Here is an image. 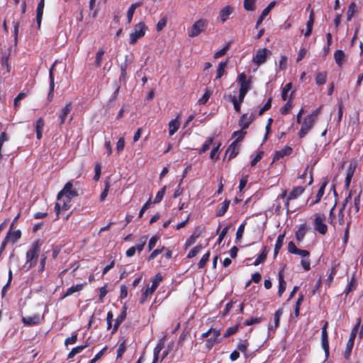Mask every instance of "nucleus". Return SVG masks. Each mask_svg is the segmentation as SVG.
Returning <instances> with one entry per match:
<instances>
[{
	"instance_id": "53",
	"label": "nucleus",
	"mask_w": 363,
	"mask_h": 363,
	"mask_svg": "<svg viewBox=\"0 0 363 363\" xmlns=\"http://www.w3.org/2000/svg\"><path fill=\"white\" fill-rule=\"evenodd\" d=\"M352 223V219H348L347 220V226L345 230L344 237H343V242L345 245L347 243L348 239H349V231L351 226V224Z\"/></svg>"
},
{
	"instance_id": "34",
	"label": "nucleus",
	"mask_w": 363,
	"mask_h": 363,
	"mask_svg": "<svg viewBox=\"0 0 363 363\" xmlns=\"http://www.w3.org/2000/svg\"><path fill=\"white\" fill-rule=\"evenodd\" d=\"M313 23H314L313 12L311 11L310 13V16H309V19L306 23V31L304 33V36L306 38L308 37L311 34Z\"/></svg>"
},
{
	"instance_id": "35",
	"label": "nucleus",
	"mask_w": 363,
	"mask_h": 363,
	"mask_svg": "<svg viewBox=\"0 0 363 363\" xmlns=\"http://www.w3.org/2000/svg\"><path fill=\"white\" fill-rule=\"evenodd\" d=\"M252 332V329L250 330L247 335H246L247 338L244 340H241L237 346L238 350L240 351L242 353H245L247 350V347L249 345L247 342V338L250 337V334Z\"/></svg>"
},
{
	"instance_id": "40",
	"label": "nucleus",
	"mask_w": 363,
	"mask_h": 363,
	"mask_svg": "<svg viewBox=\"0 0 363 363\" xmlns=\"http://www.w3.org/2000/svg\"><path fill=\"white\" fill-rule=\"evenodd\" d=\"M199 237V233H194L185 242L184 249L186 250L190 246L194 245L196 242V240Z\"/></svg>"
},
{
	"instance_id": "47",
	"label": "nucleus",
	"mask_w": 363,
	"mask_h": 363,
	"mask_svg": "<svg viewBox=\"0 0 363 363\" xmlns=\"http://www.w3.org/2000/svg\"><path fill=\"white\" fill-rule=\"evenodd\" d=\"M26 96L27 94L24 92H21L16 96L13 101V106L16 110H17V108L19 107L21 104V101L25 99Z\"/></svg>"
},
{
	"instance_id": "54",
	"label": "nucleus",
	"mask_w": 363,
	"mask_h": 363,
	"mask_svg": "<svg viewBox=\"0 0 363 363\" xmlns=\"http://www.w3.org/2000/svg\"><path fill=\"white\" fill-rule=\"evenodd\" d=\"M77 336H78L77 333L74 332L70 337L65 339V345L66 346H67L69 345H73V344L76 343L77 341Z\"/></svg>"
},
{
	"instance_id": "7",
	"label": "nucleus",
	"mask_w": 363,
	"mask_h": 363,
	"mask_svg": "<svg viewBox=\"0 0 363 363\" xmlns=\"http://www.w3.org/2000/svg\"><path fill=\"white\" fill-rule=\"evenodd\" d=\"M324 215L315 214L314 218V229L320 234L324 235L328 232V225L325 223Z\"/></svg>"
},
{
	"instance_id": "24",
	"label": "nucleus",
	"mask_w": 363,
	"mask_h": 363,
	"mask_svg": "<svg viewBox=\"0 0 363 363\" xmlns=\"http://www.w3.org/2000/svg\"><path fill=\"white\" fill-rule=\"evenodd\" d=\"M328 180H325L324 182H322V184L318 191V193L316 194L315 200L312 202V203H311L312 205L316 204L320 202V201L321 200V198L323 197V196L325 193V189L328 185Z\"/></svg>"
},
{
	"instance_id": "18",
	"label": "nucleus",
	"mask_w": 363,
	"mask_h": 363,
	"mask_svg": "<svg viewBox=\"0 0 363 363\" xmlns=\"http://www.w3.org/2000/svg\"><path fill=\"white\" fill-rule=\"evenodd\" d=\"M164 347V337L161 338L153 350V361L152 363H156L159 360V355L162 350Z\"/></svg>"
},
{
	"instance_id": "33",
	"label": "nucleus",
	"mask_w": 363,
	"mask_h": 363,
	"mask_svg": "<svg viewBox=\"0 0 363 363\" xmlns=\"http://www.w3.org/2000/svg\"><path fill=\"white\" fill-rule=\"evenodd\" d=\"M268 250L267 246L263 247V250L262 252L259 255V256L256 258L254 265L257 266L259 264L264 262L267 257Z\"/></svg>"
},
{
	"instance_id": "56",
	"label": "nucleus",
	"mask_w": 363,
	"mask_h": 363,
	"mask_svg": "<svg viewBox=\"0 0 363 363\" xmlns=\"http://www.w3.org/2000/svg\"><path fill=\"white\" fill-rule=\"evenodd\" d=\"M165 250V247H162V248L160 249H156V250H154L151 254L149 255V257H147V261L150 262V261H152L153 259H155L157 256L160 254H161L162 252H164V250Z\"/></svg>"
},
{
	"instance_id": "13",
	"label": "nucleus",
	"mask_w": 363,
	"mask_h": 363,
	"mask_svg": "<svg viewBox=\"0 0 363 363\" xmlns=\"http://www.w3.org/2000/svg\"><path fill=\"white\" fill-rule=\"evenodd\" d=\"M269 53L270 51L267 48L259 49L253 57L252 62L258 65L263 64L267 60V54Z\"/></svg>"
},
{
	"instance_id": "2",
	"label": "nucleus",
	"mask_w": 363,
	"mask_h": 363,
	"mask_svg": "<svg viewBox=\"0 0 363 363\" xmlns=\"http://www.w3.org/2000/svg\"><path fill=\"white\" fill-rule=\"evenodd\" d=\"M148 28L144 22H140L135 25L133 30L130 33V44L134 45L138 39L143 38Z\"/></svg>"
},
{
	"instance_id": "36",
	"label": "nucleus",
	"mask_w": 363,
	"mask_h": 363,
	"mask_svg": "<svg viewBox=\"0 0 363 363\" xmlns=\"http://www.w3.org/2000/svg\"><path fill=\"white\" fill-rule=\"evenodd\" d=\"M87 347L88 344H84V345H79L72 348V350L67 354V359L73 358L77 354L80 353Z\"/></svg>"
},
{
	"instance_id": "28",
	"label": "nucleus",
	"mask_w": 363,
	"mask_h": 363,
	"mask_svg": "<svg viewBox=\"0 0 363 363\" xmlns=\"http://www.w3.org/2000/svg\"><path fill=\"white\" fill-rule=\"evenodd\" d=\"M307 230L306 225L305 224L301 225L295 233V237L298 242H301L306 235Z\"/></svg>"
},
{
	"instance_id": "49",
	"label": "nucleus",
	"mask_w": 363,
	"mask_h": 363,
	"mask_svg": "<svg viewBox=\"0 0 363 363\" xmlns=\"http://www.w3.org/2000/svg\"><path fill=\"white\" fill-rule=\"evenodd\" d=\"M211 95V92L208 89H206L203 95L199 99V104L201 105H204L208 101L210 96Z\"/></svg>"
},
{
	"instance_id": "31",
	"label": "nucleus",
	"mask_w": 363,
	"mask_h": 363,
	"mask_svg": "<svg viewBox=\"0 0 363 363\" xmlns=\"http://www.w3.org/2000/svg\"><path fill=\"white\" fill-rule=\"evenodd\" d=\"M284 238H285V233H284L283 234H280L278 236L276 243H275V245H274V257H276L278 255L279 250H281V248L283 245V242H284Z\"/></svg>"
},
{
	"instance_id": "9",
	"label": "nucleus",
	"mask_w": 363,
	"mask_h": 363,
	"mask_svg": "<svg viewBox=\"0 0 363 363\" xmlns=\"http://www.w3.org/2000/svg\"><path fill=\"white\" fill-rule=\"evenodd\" d=\"M311 118V116H306L304 118L301 123V129L298 131V136L300 138H304L313 128L315 122Z\"/></svg>"
},
{
	"instance_id": "15",
	"label": "nucleus",
	"mask_w": 363,
	"mask_h": 363,
	"mask_svg": "<svg viewBox=\"0 0 363 363\" xmlns=\"http://www.w3.org/2000/svg\"><path fill=\"white\" fill-rule=\"evenodd\" d=\"M127 315V308L125 306H123L122 308V311L121 314L116 318L115 323L111 331V334H114L118 330L119 326L124 321V320L126 318Z\"/></svg>"
},
{
	"instance_id": "46",
	"label": "nucleus",
	"mask_w": 363,
	"mask_h": 363,
	"mask_svg": "<svg viewBox=\"0 0 363 363\" xmlns=\"http://www.w3.org/2000/svg\"><path fill=\"white\" fill-rule=\"evenodd\" d=\"M125 350L126 342L125 340H123V341L119 344L118 347L117 349V359L121 358Z\"/></svg>"
},
{
	"instance_id": "58",
	"label": "nucleus",
	"mask_w": 363,
	"mask_h": 363,
	"mask_svg": "<svg viewBox=\"0 0 363 363\" xmlns=\"http://www.w3.org/2000/svg\"><path fill=\"white\" fill-rule=\"evenodd\" d=\"M165 189L166 187L164 186L157 193L156 196L153 201V203H158L162 200L163 196L165 194Z\"/></svg>"
},
{
	"instance_id": "16",
	"label": "nucleus",
	"mask_w": 363,
	"mask_h": 363,
	"mask_svg": "<svg viewBox=\"0 0 363 363\" xmlns=\"http://www.w3.org/2000/svg\"><path fill=\"white\" fill-rule=\"evenodd\" d=\"M275 4H276V1H273L270 2L268 4V6L262 11L261 15L259 16V18H258V19L257 21L256 26H255L256 28H258V27L262 23V21L264 19V18L269 13V12L274 8Z\"/></svg>"
},
{
	"instance_id": "43",
	"label": "nucleus",
	"mask_w": 363,
	"mask_h": 363,
	"mask_svg": "<svg viewBox=\"0 0 363 363\" xmlns=\"http://www.w3.org/2000/svg\"><path fill=\"white\" fill-rule=\"evenodd\" d=\"M220 342H221V340L214 339V337L211 336L209 339L206 340L205 346L207 350L210 351L216 344Z\"/></svg>"
},
{
	"instance_id": "14",
	"label": "nucleus",
	"mask_w": 363,
	"mask_h": 363,
	"mask_svg": "<svg viewBox=\"0 0 363 363\" xmlns=\"http://www.w3.org/2000/svg\"><path fill=\"white\" fill-rule=\"evenodd\" d=\"M43 319L39 314H35L31 316L23 317L21 320L25 325L32 326L39 324Z\"/></svg>"
},
{
	"instance_id": "44",
	"label": "nucleus",
	"mask_w": 363,
	"mask_h": 363,
	"mask_svg": "<svg viewBox=\"0 0 363 363\" xmlns=\"http://www.w3.org/2000/svg\"><path fill=\"white\" fill-rule=\"evenodd\" d=\"M227 65V62H220L218 65L217 71H216V79L221 78L225 72V68Z\"/></svg>"
},
{
	"instance_id": "63",
	"label": "nucleus",
	"mask_w": 363,
	"mask_h": 363,
	"mask_svg": "<svg viewBox=\"0 0 363 363\" xmlns=\"http://www.w3.org/2000/svg\"><path fill=\"white\" fill-rule=\"evenodd\" d=\"M228 49H229V45H226L222 49H220V50L217 51L214 54V56H213L214 58L217 59V58H219V57L225 55V53L227 52V51L228 50Z\"/></svg>"
},
{
	"instance_id": "29",
	"label": "nucleus",
	"mask_w": 363,
	"mask_h": 363,
	"mask_svg": "<svg viewBox=\"0 0 363 363\" xmlns=\"http://www.w3.org/2000/svg\"><path fill=\"white\" fill-rule=\"evenodd\" d=\"M142 5V2H137V3H135V4H132L130 7L128 8V12H127V18H128V23H130L132 20H133V15H134V13L135 11V9L140 6Z\"/></svg>"
},
{
	"instance_id": "20",
	"label": "nucleus",
	"mask_w": 363,
	"mask_h": 363,
	"mask_svg": "<svg viewBox=\"0 0 363 363\" xmlns=\"http://www.w3.org/2000/svg\"><path fill=\"white\" fill-rule=\"evenodd\" d=\"M72 108V105L71 102L67 103L65 106L62 109L60 113L59 117L60 119V125H62L66 120L67 115L69 113Z\"/></svg>"
},
{
	"instance_id": "64",
	"label": "nucleus",
	"mask_w": 363,
	"mask_h": 363,
	"mask_svg": "<svg viewBox=\"0 0 363 363\" xmlns=\"http://www.w3.org/2000/svg\"><path fill=\"white\" fill-rule=\"evenodd\" d=\"M94 172H95V174L94 176V179L95 181H98L101 177V165L100 163L96 164L95 167H94Z\"/></svg>"
},
{
	"instance_id": "26",
	"label": "nucleus",
	"mask_w": 363,
	"mask_h": 363,
	"mask_svg": "<svg viewBox=\"0 0 363 363\" xmlns=\"http://www.w3.org/2000/svg\"><path fill=\"white\" fill-rule=\"evenodd\" d=\"M163 277L161 275L160 273H157L153 277L152 279V286L150 288H149L150 289V293L155 292V291L157 289Z\"/></svg>"
},
{
	"instance_id": "8",
	"label": "nucleus",
	"mask_w": 363,
	"mask_h": 363,
	"mask_svg": "<svg viewBox=\"0 0 363 363\" xmlns=\"http://www.w3.org/2000/svg\"><path fill=\"white\" fill-rule=\"evenodd\" d=\"M328 322L325 321L321 329V345L324 350L325 357H329V341L328 334Z\"/></svg>"
},
{
	"instance_id": "32",
	"label": "nucleus",
	"mask_w": 363,
	"mask_h": 363,
	"mask_svg": "<svg viewBox=\"0 0 363 363\" xmlns=\"http://www.w3.org/2000/svg\"><path fill=\"white\" fill-rule=\"evenodd\" d=\"M230 203V201L229 199H225V201L222 203L221 207L217 211L216 216L217 217H221L224 216L229 208Z\"/></svg>"
},
{
	"instance_id": "61",
	"label": "nucleus",
	"mask_w": 363,
	"mask_h": 363,
	"mask_svg": "<svg viewBox=\"0 0 363 363\" xmlns=\"http://www.w3.org/2000/svg\"><path fill=\"white\" fill-rule=\"evenodd\" d=\"M262 321V318L260 317H257V318H251L250 319H247L243 325H254V324H258L259 323H261Z\"/></svg>"
},
{
	"instance_id": "42",
	"label": "nucleus",
	"mask_w": 363,
	"mask_h": 363,
	"mask_svg": "<svg viewBox=\"0 0 363 363\" xmlns=\"http://www.w3.org/2000/svg\"><path fill=\"white\" fill-rule=\"evenodd\" d=\"M327 74L326 72H318L315 77V83L318 85H323L326 83Z\"/></svg>"
},
{
	"instance_id": "41",
	"label": "nucleus",
	"mask_w": 363,
	"mask_h": 363,
	"mask_svg": "<svg viewBox=\"0 0 363 363\" xmlns=\"http://www.w3.org/2000/svg\"><path fill=\"white\" fill-rule=\"evenodd\" d=\"M104 53L105 51L102 48L99 49L96 53V57L94 61V65L96 67H99L101 66Z\"/></svg>"
},
{
	"instance_id": "10",
	"label": "nucleus",
	"mask_w": 363,
	"mask_h": 363,
	"mask_svg": "<svg viewBox=\"0 0 363 363\" xmlns=\"http://www.w3.org/2000/svg\"><path fill=\"white\" fill-rule=\"evenodd\" d=\"M304 191H305V188L301 186H298L294 187L289 192V194L285 201V208H286L287 211H289V201L291 200L296 199L298 197H299L301 195H302Z\"/></svg>"
},
{
	"instance_id": "11",
	"label": "nucleus",
	"mask_w": 363,
	"mask_h": 363,
	"mask_svg": "<svg viewBox=\"0 0 363 363\" xmlns=\"http://www.w3.org/2000/svg\"><path fill=\"white\" fill-rule=\"evenodd\" d=\"M237 82L240 84V89L248 91L251 89L252 77L247 78L245 73L242 72L238 76Z\"/></svg>"
},
{
	"instance_id": "45",
	"label": "nucleus",
	"mask_w": 363,
	"mask_h": 363,
	"mask_svg": "<svg viewBox=\"0 0 363 363\" xmlns=\"http://www.w3.org/2000/svg\"><path fill=\"white\" fill-rule=\"evenodd\" d=\"M355 9H356L355 3L354 2L350 3V4L348 6V10H347V21H350L351 19L352 18V17L354 16V12H355Z\"/></svg>"
},
{
	"instance_id": "1",
	"label": "nucleus",
	"mask_w": 363,
	"mask_h": 363,
	"mask_svg": "<svg viewBox=\"0 0 363 363\" xmlns=\"http://www.w3.org/2000/svg\"><path fill=\"white\" fill-rule=\"evenodd\" d=\"M40 246L41 243L40 240H37L31 245L30 249L26 252V265H28V270L36 265Z\"/></svg>"
},
{
	"instance_id": "27",
	"label": "nucleus",
	"mask_w": 363,
	"mask_h": 363,
	"mask_svg": "<svg viewBox=\"0 0 363 363\" xmlns=\"http://www.w3.org/2000/svg\"><path fill=\"white\" fill-rule=\"evenodd\" d=\"M283 313V310L281 308H279L278 310H277L274 313V325H269L268 329L269 330H276L279 325V320H280V318L281 316Z\"/></svg>"
},
{
	"instance_id": "60",
	"label": "nucleus",
	"mask_w": 363,
	"mask_h": 363,
	"mask_svg": "<svg viewBox=\"0 0 363 363\" xmlns=\"http://www.w3.org/2000/svg\"><path fill=\"white\" fill-rule=\"evenodd\" d=\"M21 236V233L20 230H16L13 233L11 232V234L9 235V240L12 242V243H15L20 239Z\"/></svg>"
},
{
	"instance_id": "21",
	"label": "nucleus",
	"mask_w": 363,
	"mask_h": 363,
	"mask_svg": "<svg viewBox=\"0 0 363 363\" xmlns=\"http://www.w3.org/2000/svg\"><path fill=\"white\" fill-rule=\"evenodd\" d=\"M334 59L339 67H342L346 60V55L343 50H337L334 53Z\"/></svg>"
},
{
	"instance_id": "52",
	"label": "nucleus",
	"mask_w": 363,
	"mask_h": 363,
	"mask_svg": "<svg viewBox=\"0 0 363 363\" xmlns=\"http://www.w3.org/2000/svg\"><path fill=\"white\" fill-rule=\"evenodd\" d=\"M213 141V138H208L205 143L203 144L201 149L199 151V154L206 152L210 148V146L212 145Z\"/></svg>"
},
{
	"instance_id": "55",
	"label": "nucleus",
	"mask_w": 363,
	"mask_h": 363,
	"mask_svg": "<svg viewBox=\"0 0 363 363\" xmlns=\"http://www.w3.org/2000/svg\"><path fill=\"white\" fill-rule=\"evenodd\" d=\"M202 249V246L201 245H198L196 247H193L189 252L188 253L186 257L188 259H191L194 257Z\"/></svg>"
},
{
	"instance_id": "17",
	"label": "nucleus",
	"mask_w": 363,
	"mask_h": 363,
	"mask_svg": "<svg viewBox=\"0 0 363 363\" xmlns=\"http://www.w3.org/2000/svg\"><path fill=\"white\" fill-rule=\"evenodd\" d=\"M293 149L288 145L284 146L281 150H277L273 157V162L283 158L284 156L289 155L292 153Z\"/></svg>"
},
{
	"instance_id": "5",
	"label": "nucleus",
	"mask_w": 363,
	"mask_h": 363,
	"mask_svg": "<svg viewBox=\"0 0 363 363\" xmlns=\"http://www.w3.org/2000/svg\"><path fill=\"white\" fill-rule=\"evenodd\" d=\"M79 196L77 190L73 188V184L71 182H67L63 189L58 192L57 195V199L60 200L63 196H65L67 200H71Z\"/></svg>"
},
{
	"instance_id": "39",
	"label": "nucleus",
	"mask_w": 363,
	"mask_h": 363,
	"mask_svg": "<svg viewBox=\"0 0 363 363\" xmlns=\"http://www.w3.org/2000/svg\"><path fill=\"white\" fill-rule=\"evenodd\" d=\"M12 23L13 26V42L14 45L16 46L18 42V30L20 27V23L18 21H13Z\"/></svg>"
},
{
	"instance_id": "25",
	"label": "nucleus",
	"mask_w": 363,
	"mask_h": 363,
	"mask_svg": "<svg viewBox=\"0 0 363 363\" xmlns=\"http://www.w3.org/2000/svg\"><path fill=\"white\" fill-rule=\"evenodd\" d=\"M178 116L175 119H172L169 123V135H173L179 128L180 123L178 120Z\"/></svg>"
},
{
	"instance_id": "12",
	"label": "nucleus",
	"mask_w": 363,
	"mask_h": 363,
	"mask_svg": "<svg viewBox=\"0 0 363 363\" xmlns=\"http://www.w3.org/2000/svg\"><path fill=\"white\" fill-rule=\"evenodd\" d=\"M235 11V8L230 5H225L223 7L219 13L218 18L221 23H224Z\"/></svg>"
},
{
	"instance_id": "57",
	"label": "nucleus",
	"mask_w": 363,
	"mask_h": 363,
	"mask_svg": "<svg viewBox=\"0 0 363 363\" xmlns=\"http://www.w3.org/2000/svg\"><path fill=\"white\" fill-rule=\"evenodd\" d=\"M110 186H111V184H110V182H105V186H104V191L101 192V195H100V201H104L108 194V191H109V189H110Z\"/></svg>"
},
{
	"instance_id": "3",
	"label": "nucleus",
	"mask_w": 363,
	"mask_h": 363,
	"mask_svg": "<svg viewBox=\"0 0 363 363\" xmlns=\"http://www.w3.org/2000/svg\"><path fill=\"white\" fill-rule=\"evenodd\" d=\"M208 21L206 19L201 18L196 21L192 26L188 30V35L190 38H194L204 32L207 28Z\"/></svg>"
},
{
	"instance_id": "51",
	"label": "nucleus",
	"mask_w": 363,
	"mask_h": 363,
	"mask_svg": "<svg viewBox=\"0 0 363 363\" xmlns=\"http://www.w3.org/2000/svg\"><path fill=\"white\" fill-rule=\"evenodd\" d=\"M210 257V252H207L206 254H204L200 261L198 263V267L199 269H203L206 265V263L209 260Z\"/></svg>"
},
{
	"instance_id": "38",
	"label": "nucleus",
	"mask_w": 363,
	"mask_h": 363,
	"mask_svg": "<svg viewBox=\"0 0 363 363\" xmlns=\"http://www.w3.org/2000/svg\"><path fill=\"white\" fill-rule=\"evenodd\" d=\"M359 208H360L359 204L353 203V205H352L348 209L347 220L348 219H352V214L357 215L359 211Z\"/></svg>"
},
{
	"instance_id": "50",
	"label": "nucleus",
	"mask_w": 363,
	"mask_h": 363,
	"mask_svg": "<svg viewBox=\"0 0 363 363\" xmlns=\"http://www.w3.org/2000/svg\"><path fill=\"white\" fill-rule=\"evenodd\" d=\"M255 0H244L243 7L246 11L255 10Z\"/></svg>"
},
{
	"instance_id": "6",
	"label": "nucleus",
	"mask_w": 363,
	"mask_h": 363,
	"mask_svg": "<svg viewBox=\"0 0 363 363\" xmlns=\"http://www.w3.org/2000/svg\"><path fill=\"white\" fill-rule=\"evenodd\" d=\"M360 323H361V319L359 318L357 323L355 325V326L352 328V330L351 331L350 336L347 342L346 349L344 352V356H345V359H349L351 355L352 350L354 346V340H355L357 330L360 325Z\"/></svg>"
},
{
	"instance_id": "62",
	"label": "nucleus",
	"mask_w": 363,
	"mask_h": 363,
	"mask_svg": "<svg viewBox=\"0 0 363 363\" xmlns=\"http://www.w3.org/2000/svg\"><path fill=\"white\" fill-rule=\"evenodd\" d=\"M230 97H231V101L233 102V106H234L235 111L236 112L239 113L240 111L241 104L242 102L238 101V99L236 98L235 96H230Z\"/></svg>"
},
{
	"instance_id": "22",
	"label": "nucleus",
	"mask_w": 363,
	"mask_h": 363,
	"mask_svg": "<svg viewBox=\"0 0 363 363\" xmlns=\"http://www.w3.org/2000/svg\"><path fill=\"white\" fill-rule=\"evenodd\" d=\"M45 126L44 120L42 118H39L35 124V128L36 131V138L38 140H40L43 137V130Z\"/></svg>"
},
{
	"instance_id": "23",
	"label": "nucleus",
	"mask_w": 363,
	"mask_h": 363,
	"mask_svg": "<svg viewBox=\"0 0 363 363\" xmlns=\"http://www.w3.org/2000/svg\"><path fill=\"white\" fill-rule=\"evenodd\" d=\"M84 284H79L77 285L72 286L71 287L68 288L66 291V292L62 296L61 298L64 299L67 296H69L72 295L75 292L80 291L83 289Z\"/></svg>"
},
{
	"instance_id": "48",
	"label": "nucleus",
	"mask_w": 363,
	"mask_h": 363,
	"mask_svg": "<svg viewBox=\"0 0 363 363\" xmlns=\"http://www.w3.org/2000/svg\"><path fill=\"white\" fill-rule=\"evenodd\" d=\"M292 107L291 99H289L288 101L280 108L279 111L282 115H286L289 113Z\"/></svg>"
},
{
	"instance_id": "4",
	"label": "nucleus",
	"mask_w": 363,
	"mask_h": 363,
	"mask_svg": "<svg viewBox=\"0 0 363 363\" xmlns=\"http://www.w3.org/2000/svg\"><path fill=\"white\" fill-rule=\"evenodd\" d=\"M236 134H240V137L237 138L235 140H234L228 147L226 153L229 152L228 160H231L234 157H235L238 153H239V147L238 145V143L240 142L245 135L246 134V132L244 130H238L235 131L233 133V136L234 137Z\"/></svg>"
},
{
	"instance_id": "37",
	"label": "nucleus",
	"mask_w": 363,
	"mask_h": 363,
	"mask_svg": "<svg viewBox=\"0 0 363 363\" xmlns=\"http://www.w3.org/2000/svg\"><path fill=\"white\" fill-rule=\"evenodd\" d=\"M357 285V284L356 279H355L354 276L353 275L350 283L348 284V285L347 286L346 289L344 291V293L345 294V295L348 296L349 294L350 293V291H352V290H355Z\"/></svg>"
},
{
	"instance_id": "30",
	"label": "nucleus",
	"mask_w": 363,
	"mask_h": 363,
	"mask_svg": "<svg viewBox=\"0 0 363 363\" xmlns=\"http://www.w3.org/2000/svg\"><path fill=\"white\" fill-rule=\"evenodd\" d=\"M241 328L242 325L240 323H237L233 326L228 328L223 334V338H227L233 335H235Z\"/></svg>"
},
{
	"instance_id": "19",
	"label": "nucleus",
	"mask_w": 363,
	"mask_h": 363,
	"mask_svg": "<svg viewBox=\"0 0 363 363\" xmlns=\"http://www.w3.org/2000/svg\"><path fill=\"white\" fill-rule=\"evenodd\" d=\"M284 269H281L279 270L278 274V279H279V289H278V296L281 297L283 294V293L286 290V281L284 280Z\"/></svg>"
},
{
	"instance_id": "59",
	"label": "nucleus",
	"mask_w": 363,
	"mask_h": 363,
	"mask_svg": "<svg viewBox=\"0 0 363 363\" xmlns=\"http://www.w3.org/2000/svg\"><path fill=\"white\" fill-rule=\"evenodd\" d=\"M147 236H143L142 237L140 240H139V242L137 244L136 247H135L136 248V250L140 252H141L143 248H144V246L146 244V242H147Z\"/></svg>"
}]
</instances>
